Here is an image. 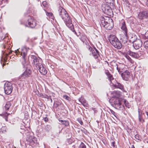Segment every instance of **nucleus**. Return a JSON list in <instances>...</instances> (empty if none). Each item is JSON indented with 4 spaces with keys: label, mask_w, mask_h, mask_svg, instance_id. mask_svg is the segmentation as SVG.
<instances>
[{
    "label": "nucleus",
    "mask_w": 148,
    "mask_h": 148,
    "mask_svg": "<svg viewBox=\"0 0 148 148\" xmlns=\"http://www.w3.org/2000/svg\"><path fill=\"white\" fill-rule=\"evenodd\" d=\"M31 57L33 61L34 64H35L36 67L37 65L40 63L38 62L39 59L36 56L34 55H32Z\"/></svg>",
    "instance_id": "18"
},
{
    "label": "nucleus",
    "mask_w": 148,
    "mask_h": 148,
    "mask_svg": "<svg viewBox=\"0 0 148 148\" xmlns=\"http://www.w3.org/2000/svg\"><path fill=\"white\" fill-rule=\"evenodd\" d=\"M10 114L9 113H8L7 112H6L4 114H0V115L1 116H2L4 118L5 121H8V115H9Z\"/></svg>",
    "instance_id": "22"
},
{
    "label": "nucleus",
    "mask_w": 148,
    "mask_h": 148,
    "mask_svg": "<svg viewBox=\"0 0 148 148\" xmlns=\"http://www.w3.org/2000/svg\"><path fill=\"white\" fill-rule=\"evenodd\" d=\"M108 40L111 44L115 48L119 49L122 47L121 42L115 35H110L108 37Z\"/></svg>",
    "instance_id": "3"
},
{
    "label": "nucleus",
    "mask_w": 148,
    "mask_h": 148,
    "mask_svg": "<svg viewBox=\"0 0 148 148\" xmlns=\"http://www.w3.org/2000/svg\"><path fill=\"white\" fill-rule=\"evenodd\" d=\"M135 137L136 139L140 141L141 140L142 138L138 134H136L135 136Z\"/></svg>",
    "instance_id": "34"
},
{
    "label": "nucleus",
    "mask_w": 148,
    "mask_h": 148,
    "mask_svg": "<svg viewBox=\"0 0 148 148\" xmlns=\"http://www.w3.org/2000/svg\"><path fill=\"white\" fill-rule=\"evenodd\" d=\"M46 95L45 94H43L41 93H39L38 94V96L40 97L45 98L46 97Z\"/></svg>",
    "instance_id": "32"
},
{
    "label": "nucleus",
    "mask_w": 148,
    "mask_h": 148,
    "mask_svg": "<svg viewBox=\"0 0 148 148\" xmlns=\"http://www.w3.org/2000/svg\"><path fill=\"white\" fill-rule=\"evenodd\" d=\"M122 100L116 97H112L109 100L111 105L116 109L123 110L124 106L121 104Z\"/></svg>",
    "instance_id": "2"
},
{
    "label": "nucleus",
    "mask_w": 148,
    "mask_h": 148,
    "mask_svg": "<svg viewBox=\"0 0 148 148\" xmlns=\"http://www.w3.org/2000/svg\"><path fill=\"white\" fill-rule=\"evenodd\" d=\"M72 148H76L75 146V145H73L72 146Z\"/></svg>",
    "instance_id": "54"
},
{
    "label": "nucleus",
    "mask_w": 148,
    "mask_h": 148,
    "mask_svg": "<svg viewBox=\"0 0 148 148\" xmlns=\"http://www.w3.org/2000/svg\"><path fill=\"white\" fill-rule=\"evenodd\" d=\"M46 97L45 98H47L48 99H50L51 98V96H49L47 95H46Z\"/></svg>",
    "instance_id": "51"
},
{
    "label": "nucleus",
    "mask_w": 148,
    "mask_h": 148,
    "mask_svg": "<svg viewBox=\"0 0 148 148\" xmlns=\"http://www.w3.org/2000/svg\"><path fill=\"white\" fill-rule=\"evenodd\" d=\"M11 106V103L9 102H7L5 106V108L6 109L8 110L9 109L10 106Z\"/></svg>",
    "instance_id": "26"
},
{
    "label": "nucleus",
    "mask_w": 148,
    "mask_h": 148,
    "mask_svg": "<svg viewBox=\"0 0 148 148\" xmlns=\"http://www.w3.org/2000/svg\"><path fill=\"white\" fill-rule=\"evenodd\" d=\"M144 46L146 49L148 50V41H146L144 42Z\"/></svg>",
    "instance_id": "35"
},
{
    "label": "nucleus",
    "mask_w": 148,
    "mask_h": 148,
    "mask_svg": "<svg viewBox=\"0 0 148 148\" xmlns=\"http://www.w3.org/2000/svg\"><path fill=\"white\" fill-rule=\"evenodd\" d=\"M133 46L136 49H137L141 47L142 45L141 40L139 39H137L135 41H133Z\"/></svg>",
    "instance_id": "10"
},
{
    "label": "nucleus",
    "mask_w": 148,
    "mask_h": 148,
    "mask_svg": "<svg viewBox=\"0 0 148 148\" xmlns=\"http://www.w3.org/2000/svg\"><path fill=\"white\" fill-rule=\"evenodd\" d=\"M26 140L31 144H33L36 142V138H34L32 136L29 135L27 136Z\"/></svg>",
    "instance_id": "16"
},
{
    "label": "nucleus",
    "mask_w": 148,
    "mask_h": 148,
    "mask_svg": "<svg viewBox=\"0 0 148 148\" xmlns=\"http://www.w3.org/2000/svg\"><path fill=\"white\" fill-rule=\"evenodd\" d=\"M2 132L3 133L6 131V127L5 126H3L1 128H0Z\"/></svg>",
    "instance_id": "36"
},
{
    "label": "nucleus",
    "mask_w": 148,
    "mask_h": 148,
    "mask_svg": "<svg viewBox=\"0 0 148 148\" xmlns=\"http://www.w3.org/2000/svg\"><path fill=\"white\" fill-rule=\"evenodd\" d=\"M145 2L146 6L148 7V0H145Z\"/></svg>",
    "instance_id": "52"
},
{
    "label": "nucleus",
    "mask_w": 148,
    "mask_h": 148,
    "mask_svg": "<svg viewBox=\"0 0 148 148\" xmlns=\"http://www.w3.org/2000/svg\"><path fill=\"white\" fill-rule=\"evenodd\" d=\"M77 120L81 125H83V122L82 119L80 118H78L77 119Z\"/></svg>",
    "instance_id": "44"
},
{
    "label": "nucleus",
    "mask_w": 148,
    "mask_h": 148,
    "mask_svg": "<svg viewBox=\"0 0 148 148\" xmlns=\"http://www.w3.org/2000/svg\"><path fill=\"white\" fill-rule=\"evenodd\" d=\"M63 105V104L60 102H56L55 104V106L56 108H57L59 106H62Z\"/></svg>",
    "instance_id": "29"
},
{
    "label": "nucleus",
    "mask_w": 148,
    "mask_h": 148,
    "mask_svg": "<svg viewBox=\"0 0 148 148\" xmlns=\"http://www.w3.org/2000/svg\"><path fill=\"white\" fill-rule=\"evenodd\" d=\"M109 80L110 82L113 84H114V83L112 82V81L113 80L114 81V80H115V79H114V77H113V76L111 77H110V78H109Z\"/></svg>",
    "instance_id": "47"
},
{
    "label": "nucleus",
    "mask_w": 148,
    "mask_h": 148,
    "mask_svg": "<svg viewBox=\"0 0 148 148\" xmlns=\"http://www.w3.org/2000/svg\"><path fill=\"white\" fill-rule=\"evenodd\" d=\"M87 48L88 49L89 51L90 52V55H92L95 59H97L98 58L99 56V52L95 47L92 48L88 45Z\"/></svg>",
    "instance_id": "7"
},
{
    "label": "nucleus",
    "mask_w": 148,
    "mask_h": 148,
    "mask_svg": "<svg viewBox=\"0 0 148 148\" xmlns=\"http://www.w3.org/2000/svg\"><path fill=\"white\" fill-rule=\"evenodd\" d=\"M58 13L59 16L64 21L66 25L69 27L71 28V30L76 34V33L74 30L71 19L66 10L60 6L58 8Z\"/></svg>",
    "instance_id": "1"
},
{
    "label": "nucleus",
    "mask_w": 148,
    "mask_h": 148,
    "mask_svg": "<svg viewBox=\"0 0 148 148\" xmlns=\"http://www.w3.org/2000/svg\"><path fill=\"white\" fill-rule=\"evenodd\" d=\"M63 97L69 101H70L71 100V98L66 95H63Z\"/></svg>",
    "instance_id": "30"
},
{
    "label": "nucleus",
    "mask_w": 148,
    "mask_h": 148,
    "mask_svg": "<svg viewBox=\"0 0 148 148\" xmlns=\"http://www.w3.org/2000/svg\"><path fill=\"white\" fill-rule=\"evenodd\" d=\"M50 100H51V103H52V99L51 98V99H50Z\"/></svg>",
    "instance_id": "55"
},
{
    "label": "nucleus",
    "mask_w": 148,
    "mask_h": 148,
    "mask_svg": "<svg viewBox=\"0 0 148 148\" xmlns=\"http://www.w3.org/2000/svg\"><path fill=\"white\" fill-rule=\"evenodd\" d=\"M78 148H86V147L85 145L83 142H81Z\"/></svg>",
    "instance_id": "31"
},
{
    "label": "nucleus",
    "mask_w": 148,
    "mask_h": 148,
    "mask_svg": "<svg viewBox=\"0 0 148 148\" xmlns=\"http://www.w3.org/2000/svg\"><path fill=\"white\" fill-rule=\"evenodd\" d=\"M108 23L107 21H105L104 19L103 18H102L101 21V26H102L103 27L105 28H107V25L108 26Z\"/></svg>",
    "instance_id": "20"
},
{
    "label": "nucleus",
    "mask_w": 148,
    "mask_h": 148,
    "mask_svg": "<svg viewBox=\"0 0 148 148\" xmlns=\"http://www.w3.org/2000/svg\"><path fill=\"white\" fill-rule=\"evenodd\" d=\"M125 57L131 63H133V61L128 55L126 54L125 55Z\"/></svg>",
    "instance_id": "28"
},
{
    "label": "nucleus",
    "mask_w": 148,
    "mask_h": 148,
    "mask_svg": "<svg viewBox=\"0 0 148 148\" xmlns=\"http://www.w3.org/2000/svg\"><path fill=\"white\" fill-rule=\"evenodd\" d=\"M29 49V48L24 46L21 49V63L23 65V67L24 68L26 65V57L27 56V51Z\"/></svg>",
    "instance_id": "4"
},
{
    "label": "nucleus",
    "mask_w": 148,
    "mask_h": 148,
    "mask_svg": "<svg viewBox=\"0 0 148 148\" xmlns=\"http://www.w3.org/2000/svg\"><path fill=\"white\" fill-rule=\"evenodd\" d=\"M146 114L147 115L148 117V112H146Z\"/></svg>",
    "instance_id": "57"
},
{
    "label": "nucleus",
    "mask_w": 148,
    "mask_h": 148,
    "mask_svg": "<svg viewBox=\"0 0 148 148\" xmlns=\"http://www.w3.org/2000/svg\"><path fill=\"white\" fill-rule=\"evenodd\" d=\"M105 1L106 3H113L114 2V1L113 0H105Z\"/></svg>",
    "instance_id": "45"
},
{
    "label": "nucleus",
    "mask_w": 148,
    "mask_h": 148,
    "mask_svg": "<svg viewBox=\"0 0 148 148\" xmlns=\"http://www.w3.org/2000/svg\"><path fill=\"white\" fill-rule=\"evenodd\" d=\"M5 58H8V57H6V55H5Z\"/></svg>",
    "instance_id": "59"
},
{
    "label": "nucleus",
    "mask_w": 148,
    "mask_h": 148,
    "mask_svg": "<svg viewBox=\"0 0 148 148\" xmlns=\"http://www.w3.org/2000/svg\"><path fill=\"white\" fill-rule=\"evenodd\" d=\"M51 126L49 125H46L45 126L44 130L46 132H49L51 130Z\"/></svg>",
    "instance_id": "24"
},
{
    "label": "nucleus",
    "mask_w": 148,
    "mask_h": 148,
    "mask_svg": "<svg viewBox=\"0 0 148 148\" xmlns=\"http://www.w3.org/2000/svg\"><path fill=\"white\" fill-rule=\"evenodd\" d=\"M2 1L3 2V5L1 6V8H2L3 7L5 6V4L7 3V0H2Z\"/></svg>",
    "instance_id": "38"
},
{
    "label": "nucleus",
    "mask_w": 148,
    "mask_h": 148,
    "mask_svg": "<svg viewBox=\"0 0 148 148\" xmlns=\"http://www.w3.org/2000/svg\"><path fill=\"white\" fill-rule=\"evenodd\" d=\"M116 69L119 73L120 74L123 72V68L122 67L123 66V65L120 64H119L118 65L116 64Z\"/></svg>",
    "instance_id": "19"
},
{
    "label": "nucleus",
    "mask_w": 148,
    "mask_h": 148,
    "mask_svg": "<svg viewBox=\"0 0 148 148\" xmlns=\"http://www.w3.org/2000/svg\"><path fill=\"white\" fill-rule=\"evenodd\" d=\"M32 73V71L30 69V66L26 67V70L19 77L20 80L24 79L30 76Z\"/></svg>",
    "instance_id": "5"
},
{
    "label": "nucleus",
    "mask_w": 148,
    "mask_h": 148,
    "mask_svg": "<svg viewBox=\"0 0 148 148\" xmlns=\"http://www.w3.org/2000/svg\"><path fill=\"white\" fill-rule=\"evenodd\" d=\"M114 82H116L115 83V84H113L112 86H113L116 88H119L122 90L123 91H125L124 89V86L123 84L119 82H117L116 80H114Z\"/></svg>",
    "instance_id": "14"
},
{
    "label": "nucleus",
    "mask_w": 148,
    "mask_h": 148,
    "mask_svg": "<svg viewBox=\"0 0 148 148\" xmlns=\"http://www.w3.org/2000/svg\"><path fill=\"white\" fill-rule=\"evenodd\" d=\"M114 92L115 93H117V92L116 91H114Z\"/></svg>",
    "instance_id": "58"
},
{
    "label": "nucleus",
    "mask_w": 148,
    "mask_h": 148,
    "mask_svg": "<svg viewBox=\"0 0 148 148\" xmlns=\"http://www.w3.org/2000/svg\"><path fill=\"white\" fill-rule=\"evenodd\" d=\"M140 109L138 110V119L140 122L143 123L144 122V120L143 118L142 115V113L140 112Z\"/></svg>",
    "instance_id": "21"
},
{
    "label": "nucleus",
    "mask_w": 148,
    "mask_h": 148,
    "mask_svg": "<svg viewBox=\"0 0 148 148\" xmlns=\"http://www.w3.org/2000/svg\"><path fill=\"white\" fill-rule=\"evenodd\" d=\"M42 4L45 7L47 5V3L46 1H43L42 2Z\"/></svg>",
    "instance_id": "48"
},
{
    "label": "nucleus",
    "mask_w": 148,
    "mask_h": 148,
    "mask_svg": "<svg viewBox=\"0 0 148 148\" xmlns=\"http://www.w3.org/2000/svg\"><path fill=\"white\" fill-rule=\"evenodd\" d=\"M127 36L125 35V40H124V39L123 40V41L124 42V43H126L127 41Z\"/></svg>",
    "instance_id": "39"
},
{
    "label": "nucleus",
    "mask_w": 148,
    "mask_h": 148,
    "mask_svg": "<svg viewBox=\"0 0 148 148\" xmlns=\"http://www.w3.org/2000/svg\"><path fill=\"white\" fill-rule=\"evenodd\" d=\"M4 90L6 94L8 95L10 94L12 90V84L8 82H5L4 85Z\"/></svg>",
    "instance_id": "6"
},
{
    "label": "nucleus",
    "mask_w": 148,
    "mask_h": 148,
    "mask_svg": "<svg viewBox=\"0 0 148 148\" xmlns=\"http://www.w3.org/2000/svg\"><path fill=\"white\" fill-rule=\"evenodd\" d=\"M115 143L114 141H112L111 142V146L113 147V148H115L116 146V145H115Z\"/></svg>",
    "instance_id": "43"
},
{
    "label": "nucleus",
    "mask_w": 148,
    "mask_h": 148,
    "mask_svg": "<svg viewBox=\"0 0 148 148\" xmlns=\"http://www.w3.org/2000/svg\"><path fill=\"white\" fill-rule=\"evenodd\" d=\"M110 111L111 113L113 114L115 116V112L112 110L110 109Z\"/></svg>",
    "instance_id": "50"
},
{
    "label": "nucleus",
    "mask_w": 148,
    "mask_h": 148,
    "mask_svg": "<svg viewBox=\"0 0 148 148\" xmlns=\"http://www.w3.org/2000/svg\"><path fill=\"white\" fill-rule=\"evenodd\" d=\"M128 54L133 57L138 58L140 56V55L138 53L130 51L129 52Z\"/></svg>",
    "instance_id": "17"
},
{
    "label": "nucleus",
    "mask_w": 148,
    "mask_h": 148,
    "mask_svg": "<svg viewBox=\"0 0 148 148\" xmlns=\"http://www.w3.org/2000/svg\"><path fill=\"white\" fill-rule=\"evenodd\" d=\"M130 73L126 70L124 72L121 73V76L123 80L128 81L130 77Z\"/></svg>",
    "instance_id": "13"
},
{
    "label": "nucleus",
    "mask_w": 148,
    "mask_h": 148,
    "mask_svg": "<svg viewBox=\"0 0 148 148\" xmlns=\"http://www.w3.org/2000/svg\"><path fill=\"white\" fill-rule=\"evenodd\" d=\"M2 47L5 48V45L4 44H2Z\"/></svg>",
    "instance_id": "53"
},
{
    "label": "nucleus",
    "mask_w": 148,
    "mask_h": 148,
    "mask_svg": "<svg viewBox=\"0 0 148 148\" xmlns=\"http://www.w3.org/2000/svg\"><path fill=\"white\" fill-rule=\"evenodd\" d=\"M132 148H135L134 147V145L132 146Z\"/></svg>",
    "instance_id": "56"
},
{
    "label": "nucleus",
    "mask_w": 148,
    "mask_h": 148,
    "mask_svg": "<svg viewBox=\"0 0 148 148\" xmlns=\"http://www.w3.org/2000/svg\"><path fill=\"white\" fill-rule=\"evenodd\" d=\"M124 102L125 106L128 108H130V105L128 102L126 100H125L124 101Z\"/></svg>",
    "instance_id": "27"
},
{
    "label": "nucleus",
    "mask_w": 148,
    "mask_h": 148,
    "mask_svg": "<svg viewBox=\"0 0 148 148\" xmlns=\"http://www.w3.org/2000/svg\"><path fill=\"white\" fill-rule=\"evenodd\" d=\"M82 104L84 107H88V104L86 100H85L84 101V102H83L82 103Z\"/></svg>",
    "instance_id": "37"
},
{
    "label": "nucleus",
    "mask_w": 148,
    "mask_h": 148,
    "mask_svg": "<svg viewBox=\"0 0 148 148\" xmlns=\"http://www.w3.org/2000/svg\"><path fill=\"white\" fill-rule=\"evenodd\" d=\"M121 29L124 32V34L125 36H127V30L126 26L125 21L122 20V21Z\"/></svg>",
    "instance_id": "15"
},
{
    "label": "nucleus",
    "mask_w": 148,
    "mask_h": 148,
    "mask_svg": "<svg viewBox=\"0 0 148 148\" xmlns=\"http://www.w3.org/2000/svg\"><path fill=\"white\" fill-rule=\"evenodd\" d=\"M59 121L62 124L66 126H67L69 125V122L66 121H63L59 119Z\"/></svg>",
    "instance_id": "23"
},
{
    "label": "nucleus",
    "mask_w": 148,
    "mask_h": 148,
    "mask_svg": "<svg viewBox=\"0 0 148 148\" xmlns=\"http://www.w3.org/2000/svg\"><path fill=\"white\" fill-rule=\"evenodd\" d=\"M43 119H44V121L45 122H47L48 121V119L47 117H44V118H43Z\"/></svg>",
    "instance_id": "49"
},
{
    "label": "nucleus",
    "mask_w": 148,
    "mask_h": 148,
    "mask_svg": "<svg viewBox=\"0 0 148 148\" xmlns=\"http://www.w3.org/2000/svg\"><path fill=\"white\" fill-rule=\"evenodd\" d=\"M87 39V38L86 36L84 35H82L81 38V40L83 43L86 42Z\"/></svg>",
    "instance_id": "25"
},
{
    "label": "nucleus",
    "mask_w": 148,
    "mask_h": 148,
    "mask_svg": "<svg viewBox=\"0 0 148 148\" xmlns=\"http://www.w3.org/2000/svg\"><path fill=\"white\" fill-rule=\"evenodd\" d=\"M139 19H142L148 17V10H145L141 11L138 14Z\"/></svg>",
    "instance_id": "12"
},
{
    "label": "nucleus",
    "mask_w": 148,
    "mask_h": 148,
    "mask_svg": "<svg viewBox=\"0 0 148 148\" xmlns=\"http://www.w3.org/2000/svg\"><path fill=\"white\" fill-rule=\"evenodd\" d=\"M30 18H29L27 21L28 25H25L26 27H29L31 28H34L36 25V23L35 21L31 17H29Z\"/></svg>",
    "instance_id": "11"
},
{
    "label": "nucleus",
    "mask_w": 148,
    "mask_h": 148,
    "mask_svg": "<svg viewBox=\"0 0 148 148\" xmlns=\"http://www.w3.org/2000/svg\"><path fill=\"white\" fill-rule=\"evenodd\" d=\"M10 50V51L9 52H6V53H5V54H6V57H9L10 58V56H9V55L11 54L12 52V51H11L10 50Z\"/></svg>",
    "instance_id": "41"
},
{
    "label": "nucleus",
    "mask_w": 148,
    "mask_h": 148,
    "mask_svg": "<svg viewBox=\"0 0 148 148\" xmlns=\"http://www.w3.org/2000/svg\"><path fill=\"white\" fill-rule=\"evenodd\" d=\"M21 51H19V50L18 49H17L16 51V54L17 55L18 54V55H20V56H21Z\"/></svg>",
    "instance_id": "42"
},
{
    "label": "nucleus",
    "mask_w": 148,
    "mask_h": 148,
    "mask_svg": "<svg viewBox=\"0 0 148 148\" xmlns=\"http://www.w3.org/2000/svg\"><path fill=\"white\" fill-rule=\"evenodd\" d=\"M106 73L109 79L110 77H111L112 76V75L111 74L108 72H106Z\"/></svg>",
    "instance_id": "40"
},
{
    "label": "nucleus",
    "mask_w": 148,
    "mask_h": 148,
    "mask_svg": "<svg viewBox=\"0 0 148 148\" xmlns=\"http://www.w3.org/2000/svg\"><path fill=\"white\" fill-rule=\"evenodd\" d=\"M102 9L105 13L110 15L112 13V10L111 7L107 4L103 5Z\"/></svg>",
    "instance_id": "8"
},
{
    "label": "nucleus",
    "mask_w": 148,
    "mask_h": 148,
    "mask_svg": "<svg viewBox=\"0 0 148 148\" xmlns=\"http://www.w3.org/2000/svg\"><path fill=\"white\" fill-rule=\"evenodd\" d=\"M46 14L47 16L50 17L52 16L53 15V14L51 12H47Z\"/></svg>",
    "instance_id": "46"
},
{
    "label": "nucleus",
    "mask_w": 148,
    "mask_h": 148,
    "mask_svg": "<svg viewBox=\"0 0 148 148\" xmlns=\"http://www.w3.org/2000/svg\"><path fill=\"white\" fill-rule=\"evenodd\" d=\"M36 68L42 74L45 75L47 73V70L41 63H39L37 65Z\"/></svg>",
    "instance_id": "9"
},
{
    "label": "nucleus",
    "mask_w": 148,
    "mask_h": 148,
    "mask_svg": "<svg viewBox=\"0 0 148 148\" xmlns=\"http://www.w3.org/2000/svg\"><path fill=\"white\" fill-rule=\"evenodd\" d=\"M85 100H86L84 99V97H81L80 98H79V101L81 103V104H82Z\"/></svg>",
    "instance_id": "33"
}]
</instances>
